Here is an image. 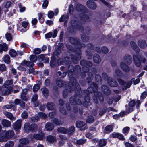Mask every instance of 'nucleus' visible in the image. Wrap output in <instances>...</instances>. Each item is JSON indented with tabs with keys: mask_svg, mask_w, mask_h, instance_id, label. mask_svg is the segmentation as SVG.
Here are the masks:
<instances>
[{
	"mask_svg": "<svg viewBox=\"0 0 147 147\" xmlns=\"http://www.w3.org/2000/svg\"><path fill=\"white\" fill-rule=\"evenodd\" d=\"M69 40L71 43L76 45L78 47V48L76 47V49H74V51L76 53L75 55H72L71 56L73 62L76 63L77 61L81 58L80 48L81 47H84L86 45L84 44H80L77 38L71 37L69 38Z\"/></svg>",
	"mask_w": 147,
	"mask_h": 147,
	"instance_id": "obj_1",
	"label": "nucleus"
},
{
	"mask_svg": "<svg viewBox=\"0 0 147 147\" xmlns=\"http://www.w3.org/2000/svg\"><path fill=\"white\" fill-rule=\"evenodd\" d=\"M76 88L77 90L80 89L78 83L76 82V80L74 77L71 78L70 81L69 83V85L67 87V89L63 90V95L64 98H65L68 95V93L71 92V89H75Z\"/></svg>",
	"mask_w": 147,
	"mask_h": 147,
	"instance_id": "obj_2",
	"label": "nucleus"
},
{
	"mask_svg": "<svg viewBox=\"0 0 147 147\" xmlns=\"http://www.w3.org/2000/svg\"><path fill=\"white\" fill-rule=\"evenodd\" d=\"M79 24H80V23L77 20L76 18H75V17H72L71 21V25L72 26H73L74 28H72V29L70 27L69 28L70 32H74L75 28H78L81 31H82L83 28L82 26H78Z\"/></svg>",
	"mask_w": 147,
	"mask_h": 147,
	"instance_id": "obj_3",
	"label": "nucleus"
},
{
	"mask_svg": "<svg viewBox=\"0 0 147 147\" xmlns=\"http://www.w3.org/2000/svg\"><path fill=\"white\" fill-rule=\"evenodd\" d=\"M117 80L119 84L122 86V88L123 90L129 88L132 84V82L131 81L126 82L120 78L118 79Z\"/></svg>",
	"mask_w": 147,
	"mask_h": 147,
	"instance_id": "obj_4",
	"label": "nucleus"
},
{
	"mask_svg": "<svg viewBox=\"0 0 147 147\" xmlns=\"http://www.w3.org/2000/svg\"><path fill=\"white\" fill-rule=\"evenodd\" d=\"M80 63L81 65L83 66V69L84 72H87L89 71V69L87 66L91 67L92 63L90 61H86L83 60L80 61Z\"/></svg>",
	"mask_w": 147,
	"mask_h": 147,
	"instance_id": "obj_5",
	"label": "nucleus"
},
{
	"mask_svg": "<svg viewBox=\"0 0 147 147\" xmlns=\"http://www.w3.org/2000/svg\"><path fill=\"white\" fill-rule=\"evenodd\" d=\"M93 89V91L94 92V95L95 96H97L100 100L101 102H102L104 100V98L100 93L96 91L98 88V86L96 84L94 83L93 84V86H91Z\"/></svg>",
	"mask_w": 147,
	"mask_h": 147,
	"instance_id": "obj_6",
	"label": "nucleus"
},
{
	"mask_svg": "<svg viewBox=\"0 0 147 147\" xmlns=\"http://www.w3.org/2000/svg\"><path fill=\"white\" fill-rule=\"evenodd\" d=\"M70 101L71 104L74 105H81L82 104L79 96H78L74 98H71L70 99Z\"/></svg>",
	"mask_w": 147,
	"mask_h": 147,
	"instance_id": "obj_7",
	"label": "nucleus"
},
{
	"mask_svg": "<svg viewBox=\"0 0 147 147\" xmlns=\"http://www.w3.org/2000/svg\"><path fill=\"white\" fill-rule=\"evenodd\" d=\"M45 134L42 131L38 134H35L32 136V138L38 140H42L45 137Z\"/></svg>",
	"mask_w": 147,
	"mask_h": 147,
	"instance_id": "obj_8",
	"label": "nucleus"
},
{
	"mask_svg": "<svg viewBox=\"0 0 147 147\" xmlns=\"http://www.w3.org/2000/svg\"><path fill=\"white\" fill-rule=\"evenodd\" d=\"M76 127L78 128H80L81 130H84L87 128L86 127H84L85 123L82 121H77L76 123Z\"/></svg>",
	"mask_w": 147,
	"mask_h": 147,
	"instance_id": "obj_9",
	"label": "nucleus"
},
{
	"mask_svg": "<svg viewBox=\"0 0 147 147\" xmlns=\"http://www.w3.org/2000/svg\"><path fill=\"white\" fill-rule=\"evenodd\" d=\"M1 133L3 134H5L8 139L12 137L14 134V132L12 130H9L7 131L3 130L2 131Z\"/></svg>",
	"mask_w": 147,
	"mask_h": 147,
	"instance_id": "obj_10",
	"label": "nucleus"
},
{
	"mask_svg": "<svg viewBox=\"0 0 147 147\" xmlns=\"http://www.w3.org/2000/svg\"><path fill=\"white\" fill-rule=\"evenodd\" d=\"M22 120H18L16 121L13 124V128L16 131L20 130L21 127Z\"/></svg>",
	"mask_w": 147,
	"mask_h": 147,
	"instance_id": "obj_11",
	"label": "nucleus"
},
{
	"mask_svg": "<svg viewBox=\"0 0 147 147\" xmlns=\"http://www.w3.org/2000/svg\"><path fill=\"white\" fill-rule=\"evenodd\" d=\"M76 8L78 11L82 12H86L87 11V8L80 4H78L76 5Z\"/></svg>",
	"mask_w": 147,
	"mask_h": 147,
	"instance_id": "obj_12",
	"label": "nucleus"
},
{
	"mask_svg": "<svg viewBox=\"0 0 147 147\" xmlns=\"http://www.w3.org/2000/svg\"><path fill=\"white\" fill-rule=\"evenodd\" d=\"M2 91V94L6 96L9 94L13 90L12 87L3 88Z\"/></svg>",
	"mask_w": 147,
	"mask_h": 147,
	"instance_id": "obj_13",
	"label": "nucleus"
},
{
	"mask_svg": "<svg viewBox=\"0 0 147 147\" xmlns=\"http://www.w3.org/2000/svg\"><path fill=\"white\" fill-rule=\"evenodd\" d=\"M87 6L92 9H95L96 8V5L95 3L92 1H88L87 2Z\"/></svg>",
	"mask_w": 147,
	"mask_h": 147,
	"instance_id": "obj_14",
	"label": "nucleus"
},
{
	"mask_svg": "<svg viewBox=\"0 0 147 147\" xmlns=\"http://www.w3.org/2000/svg\"><path fill=\"white\" fill-rule=\"evenodd\" d=\"M13 80L12 79L7 80L5 82L2 87L3 88L12 87L9 86L13 84Z\"/></svg>",
	"mask_w": 147,
	"mask_h": 147,
	"instance_id": "obj_15",
	"label": "nucleus"
},
{
	"mask_svg": "<svg viewBox=\"0 0 147 147\" xmlns=\"http://www.w3.org/2000/svg\"><path fill=\"white\" fill-rule=\"evenodd\" d=\"M1 124L3 127H10L11 125L10 121L6 119H2L1 121Z\"/></svg>",
	"mask_w": 147,
	"mask_h": 147,
	"instance_id": "obj_16",
	"label": "nucleus"
},
{
	"mask_svg": "<svg viewBox=\"0 0 147 147\" xmlns=\"http://www.w3.org/2000/svg\"><path fill=\"white\" fill-rule=\"evenodd\" d=\"M125 62L128 64H130L132 62L131 56L129 55H126L123 58Z\"/></svg>",
	"mask_w": 147,
	"mask_h": 147,
	"instance_id": "obj_17",
	"label": "nucleus"
},
{
	"mask_svg": "<svg viewBox=\"0 0 147 147\" xmlns=\"http://www.w3.org/2000/svg\"><path fill=\"white\" fill-rule=\"evenodd\" d=\"M134 61L135 65L137 67H139L141 65V62L139 57L136 55L133 56Z\"/></svg>",
	"mask_w": 147,
	"mask_h": 147,
	"instance_id": "obj_18",
	"label": "nucleus"
},
{
	"mask_svg": "<svg viewBox=\"0 0 147 147\" xmlns=\"http://www.w3.org/2000/svg\"><path fill=\"white\" fill-rule=\"evenodd\" d=\"M120 66L122 69L124 71L126 72H129V69L128 66L123 62H121L120 64Z\"/></svg>",
	"mask_w": 147,
	"mask_h": 147,
	"instance_id": "obj_19",
	"label": "nucleus"
},
{
	"mask_svg": "<svg viewBox=\"0 0 147 147\" xmlns=\"http://www.w3.org/2000/svg\"><path fill=\"white\" fill-rule=\"evenodd\" d=\"M29 140L26 138H22L19 140V142L20 144L25 146L28 144Z\"/></svg>",
	"mask_w": 147,
	"mask_h": 147,
	"instance_id": "obj_20",
	"label": "nucleus"
},
{
	"mask_svg": "<svg viewBox=\"0 0 147 147\" xmlns=\"http://www.w3.org/2000/svg\"><path fill=\"white\" fill-rule=\"evenodd\" d=\"M38 58L41 61H44V63H47L49 61V59L46 55L41 54L38 56Z\"/></svg>",
	"mask_w": 147,
	"mask_h": 147,
	"instance_id": "obj_21",
	"label": "nucleus"
},
{
	"mask_svg": "<svg viewBox=\"0 0 147 147\" xmlns=\"http://www.w3.org/2000/svg\"><path fill=\"white\" fill-rule=\"evenodd\" d=\"M4 113L7 118L11 120H14L16 119V117L10 112L5 111Z\"/></svg>",
	"mask_w": 147,
	"mask_h": 147,
	"instance_id": "obj_22",
	"label": "nucleus"
},
{
	"mask_svg": "<svg viewBox=\"0 0 147 147\" xmlns=\"http://www.w3.org/2000/svg\"><path fill=\"white\" fill-rule=\"evenodd\" d=\"M107 82L109 85L112 87H116L117 86V82L113 80L111 78L108 79Z\"/></svg>",
	"mask_w": 147,
	"mask_h": 147,
	"instance_id": "obj_23",
	"label": "nucleus"
},
{
	"mask_svg": "<svg viewBox=\"0 0 147 147\" xmlns=\"http://www.w3.org/2000/svg\"><path fill=\"white\" fill-rule=\"evenodd\" d=\"M22 65L23 66H26L28 67L33 66L34 64L30 62L29 61H26L24 60L21 63Z\"/></svg>",
	"mask_w": 147,
	"mask_h": 147,
	"instance_id": "obj_24",
	"label": "nucleus"
},
{
	"mask_svg": "<svg viewBox=\"0 0 147 147\" xmlns=\"http://www.w3.org/2000/svg\"><path fill=\"white\" fill-rule=\"evenodd\" d=\"M93 60L94 62L96 63H99L101 61V59L100 56L97 54L94 55Z\"/></svg>",
	"mask_w": 147,
	"mask_h": 147,
	"instance_id": "obj_25",
	"label": "nucleus"
},
{
	"mask_svg": "<svg viewBox=\"0 0 147 147\" xmlns=\"http://www.w3.org/2000/svg\"><path fill=\"white\" fill-rule=\"evenodd\" d=\"M70 61V59H69L68 57H66L65 58V60L63 61L61 59H59L58 62L59 64L61 65L64 63L67 64L68 63H69Z\"/></svg>",
	"mask_w": 147,
	"mask_h": 147,
	"instance_id": "obj_26",
	"label": "nucleus"
},
{
	"mask_svg": "<svg viewBox=\"0 0 147 147\" xmlns=\"http://www.w3.org/2000/svg\"><path fill=\"white\" fill-rule=\"evenodd\" d=\"M102 89L104 94L106 95L109 94L111 93V91L109 88L105 85H102Z\"/></svg>",
	"mask_w": 147,
	"mask_h": 147,
	"instance_id": "obj_27",
	"label": "nucleus"
},
{
	"mask_svg": "<svg viewBox=\"0 0 147 147\" xmlns=\"http://www.w3.org/2000/svg\"><path fill=\"white\" fill-rule=\"evenodd\" d=\"M54 127L53 125L50 123H47L45 125V128L47 131L52 130Z\"/></svg>",
	"mask_w": 147,
	"mask_h": 147,
	"instance_id": "obj_28",
	"label": "nucleus"
},
{
	"mask_svg": "<svg viewBox=\"0 0 147 147\" xmlns=\"http://www.w3.org/2000/svg\"><path fill=\"white\" fill-rule=\"evenodd\" d=\"M47 109L50 110H53L55 107V105L52 102H49L47 103L46 105Z\"/></svg>",
	"mask_w": 147,
	"mask_h": 147,
	"instance_id": "obj_29",
	"label": "nucleus"
},
{
	"mask_svg": "<svg viewBox=\"0 0 147 147\" xmlns=\"http://www.w3.org/2000/svg\"><path fill=\"white\" fill-rule=\"evenodd\" d=\"M122 74L121 71L119 69H117L115 71V72L114 75L115 78L121 77L122 76Z\"/></svg>",
	"mask_w": 147,
	"mask_h": 147,
	"instance_id": "obj_30",
	"label": "nucleus"
},
{
	"mask_svg": "<svg viewBox=\"0 0 147 147\" xmlns=\"http://www.w3.org/2000/svg\"><path fill=\"white\" fill-rule=\"evenodd\" d=\"M38 128L37 125L36 124H33L29 127V129L32 131L35 132L37 131Z\"/></svg>",
	"mask_w": 147,
	"mask_h": 147,
	"instance_id": "obj_31",
	"label": "nucleus"
},
{
	"mask_svg": "<svg viewBox=\"0 0 147 147\" xmlns=\"http://www.w3.org/2000/svg\"><path fill=\"white\" fill-rule=\"evenodd\" d=\"M80 16L81 19L84 21H88L89 20V17L84 13H81Z\"/></svg>",
	"mask_w": 147,
	"mask_h": 147,
	"instance_id": "obj_32",
	"label": "nucleus"
},
{
	"mask_svg": "<svg viewBox=\"0 0 147 147\" xmlns=\"http://www.w3.org/2000/svg\"><path fill=\"white\" fill-rule=\"evenodd\" d=\"M57 131L59 133L66 134L67 132L68 129L64 127H60L58 129Z\"/></svg>",
	"mask_w": 147,
	"mask_h": 147,
	"instance_id": "obj_33",
	"label": "nucleus"
},
{
	"mask_svg": "<svg viewBox=\"0 0 147 147\" xmlns=\"http://www.w3.org/2000/svg\"><path fill=\"white\" fill-rule=\"evenodd\" d=\"M40 90L42 91L43 95L45 97L47 96L49 94L48 90L45 87L42 88Z\"/></svg>",
	"mask_w": 147,
	"mask_h": 147,
	"instance_id": "obj_34",
	"label": "nucleus"
},
{
	"mask_svg": "<svg viewBox=\"0 0 147 147\" xmlns=\"http://www.w3.org/2000/svg\"><path fill=\"white\" fill-rule=\"evenodd\" d=\"M8 139L6 136L3 135L0 132V142H1L7 141Z\"/></svg>",
	"mask_w": 147,
	"mask_h": 147,
	"instance_id": "obj_35",
	"label": "nucleus"
},
{
	"mask_svg": "<svg viewBox=\"0 0 147 147\" xmlns=\"http://www.w3.org/2000/svg\"><path fill=\"white\" fill-rule=\"evenodd\" d=\"M107 140L104 139H102L100 140L99 143V146L102 147L104 146L106 144Z\"/></svg>",
	"mask_w": 147,
	"mask_h": 147,
	"instance_id": "obj_36",
	"label": "nucleus"
},
{
	"mask_svg": "<svg viewBox=\"0 0 147 147\" xmlns=\"http://www.w3.org/2000/svg\"><path fill=\"white\" fill-rule=\"evenodd\" d=\"M7 47L5 44H0V52H1L3 51H6L7 50Z\"/></svg>",
	"mask_w": 147,
	"mask_h": 147,
	"instance_id": "obj_37",
	"label": "nucleus"
},
{
	"mask_svg": "<svg viewBox=\"0 0 147 147\" xmlns=\"http://www.w3.org/2000/svg\"><path fill=\"white\" fill-rule=\"evenodd\" d=\"M47 140L49 142H53L56 140V138L51 135L49 136L47 138Z\"/></svg>",
	"mask_w": 147,
	"mask_h": 147,
	"instance_id": "obj_38",
	"label": "nucleus"
},
{
	"mask_svg": "<svg viewBox=\"0 0 147 147\" xmlns=\"http://www.w3.org/2000/svg\"><path fill=\"white\" fill-rule=\"evenodd\" d=\"M146 42L144 40H141L138 41V45L139 47L142 48L145 47Z\"/></svg>",
	"mask_w": 147,
	"mask_h": 147,
	"instance_id": "obj_39",
	"label": "nucleus"
},
{
	"mask_svg": "<svg viewBox=\"0 0 147 147\" xmlns=\"http://www.w3.org/2000/svg\"><path fill=\"white\" fill-rule=\"evenodd\" d=\"M81 38L82 41L84 42H88L89 40L88 36L84 34H82Z\"/></svg>",
	"mask_w": 147,
	"mask_h": 147,
	"instance_id": "obj_40",
	"label": "nucleus"
},
{
	"mask_svg": "<svg viewBox=\"0 0 147 147\" xmlns=\"http://www.w3.org/2000/svg\"><path fill=\"white\" fill-rule=\"evenodd\" d=\"M68 19V16L67 15H63L59 19V21L61 22H66Z\"/></svg>",
	"mask_w": 147,
	"mask_h": 147,
	"instance_id": "obj_41",
	"label": "nucleus"
},
{
	"mask_svg": "<svg viewBox=\"0 0 147 147\" xmlns=\"http://www.w3.org/2000/svg\"><path fill=\"white\" fill-rule=\"evenodd\" d=\"M131 45L134 50L136 51H138L139 48L137 47L136 44L134 42L132 41L131 42Z\"/></svg>",
	"mask_w": 147,
	"mask_h": 147,
	"instance_id": "obj_42",
	"label": "nucleus"
},
{
	"mask_svg": "<svg viewBox=\"0 0 147 147\" xmlns=\"http://www.w3.org/2000/svg\"><path fill=\"white\" fill-rule=\"evenodd\" d=\"M94 117L91 116H88L86 119V122L89 123H92L94 122Z\"/></svg>",
	"mask_w": 147,
	"mask_h": 147,
	"instance_id": "obj_43",
	"label": "nucleus"
},
{
	"mask_svg": "<svg viewBox=\"0 0 147 147\" xmlns=\"http://www.w3.org/2000/svg\"><path fill=\"white\" fill-rule=\"evenodd\" d=\"M14 145L13 142L10 141L7 142L5 145V147H13Z\"/></svg>",
	"mask_w": 147,
	"mask_h": 147,
	"instance_id": "obj_44",
	"label": "nucleus"
},
{
	"mask_svg": "<svg viewBox=\"0 0 147 147\" xmlns=\"http://www.w3.org/2000/svg\"><path fill=\"white\" fill-rule=\"evenodd\" d=\"M75 131V127L74 126H71L68 129L67 133L68 134H71L74 133Z\"/></svg>",
	"mask_w": 147,
	"mask_h": 147,
	"instance_id": "obj_45",
	"label": "nucleus"
},
{
	"mask_svg": "<svg viewBox=\"0 0 147 147\" xmlns=\"http://www.w3.org/2000/svg\"><path fill=\"white\" fill-rule=\"evenodd\" d=\"M9 54L11 57H14L16 56L17 53L14 50L11 49L9 51Z\"/></svg>",
	"mask_w": 147,
	"mask_h": 147,
	"instance_id": "obj_46",
	"label": "nucleus"
},
{
	"mask_svg": "<svg viewBox=\"0 0 147 147\" xmlns=\"http://www.w3.org/2000/svg\"><path fill=\"white\" fill-rule=\"evenodd\" d=\"M37 115L38 117L41 118L43 119H45L47 117V115L44 113L43 112H39L38 113Z\"/></svg>",
	"mask_w": 147,
	"mask_h": 147,
	"instance_id": "obj_47",
	"label": "nucleus"
},
{
	"mask_svg": "<svg viewBox=\"0 0 147 147\" xmlns=\"http://www.w3.org/2000/svg\"><path fill=\"white\" fill-rule=\"evenodd\" d=\"M109 52L108 48L105 46L102 47L101 48V52L104 54L107 53Z\"/></svg>",
	"mask_w": 147,
	"mask_h": 147,
	"instance_id": "obj_48",
	"label": "nucleus"
},
{
	"mask_svg": "<svg viewBox=\"0 0 147 147\" xmlns=\"http://www.w3.org/2000/svg\"><path fill=\"white\" fill-rule=\"evenodd\" d=\"M86 141V139H80L76 141V143L77 144L80 145L82 144L85 143Z\"/></svg>",
	"mask_w": 147,
	"mask_h": 147,
	"instance_id": "obj_49",
	"label": "nucleus"
},
{
	"mask_svg": "<svg viewBox=\"0 0 147 147\" xmlns=\"http://www.w3.org/2000/svg\"><path fill=\"white\" fill-rule=\"evenodd\" d=\"M31 119L32 122H37L39 121L40 119V117L37 115L36 116L32 117L31 118Z\"/></svg>",
	"mask_w": 147,
	"mask_h": 147,
	"instance_id": "obj_50",
	"label": "nucleus"
},
{
	"mask_svg": "<svg viewBox=\"0 0 147 147\" xmlns=\"http://www.w3.org/2000/svg\"><path fill=\"white\" fill-rule=\"evenodd\" d=\"M56 84L59 87H61L64 84V82L61 80H57Z\"/></svg>",
	"mask_w": 147,
	"mask_h": 147,
	"instance_id": "obj_51",
	"label": "nucleus"
},
{
	"mask_svg": "<svg viewBox=\"0 0 147 147\" xmlns=\"http://www.w3.org/2000/svg\"><path fill=\"white\" fill-rule=\"evenodd\" d=\"M29 74H32L33 75H35L38 74L37 71H35L33 67L30 68L29 70Z\"/></svg>",
	"mask_w": 147,
	"mask_h": 147,
	"instance_id": "obj_52",
	"label": "nucleus"
},
{
	"mask_svg": "<svg viewBox=\"0 0 147 147\" xmlns=\"http://www.w3.org/2000/svg\"><path fill=\"white\" fill-rule=\"evenodd\" d=\"M6 67L5 65L3 64H0V71L3 72L6 71Z\"/></svg>",
	"mask_w": 147,
	"mask_h": 147,
	"instance_id": "obj_53",
	"label": "nucleus"
},
{
	"mask_svg": "<svg viewBox=\"0 0 147 147\" xmlns=\"http://www.w3.org/2000/svg\"><path fill=\"white\" fill-rule=\"evenodd\" d=\"M54 123L57 125H61L63 124V123L61 121H59L56 118H54L53 120Z\"/></svg>",
	"mask_w": 147,
	"mask_h": 147,
	"instance_id": "obj_54",
	"label": "nucleus"
},
{
	"mask_svg": "<svg viewBox=\"0 0 147 147\" xmlns=\"http://www.w3.org/2000/svg\"><path fill=\"white\" fill-rule=\"evenodd\" d=\"M40 88V85L38 84H36L33 88V90L34 92H36Z\"/></svg>",
	"mask_w": 147,
	"mask_h": 147,
	"instance_id": "obj_55",
	"label": "nucleus"
},
{
	"mask_svg": "<svg viewBox=\"0 0 147 147\" xmlns=\"http://www.w3.org/2000/svg\"><path fill=\"white\" fill-rule=\"evenodd\" d=\"M4 61L8 64L10 63V57L8 55L5 56L4 57Z\"/></svg>",
	"mask_w": 147,
	"mask_h": 147,
	"instance_id": "obj_56",
	"label": "nucleus"
},
{
	"mask_svg": "<svg viewBox=\"0 0 147 147\" xmlns=\"http://www.w3.org/2000/svg\"><path fill=\"white\" fill-rule=\"evenodd\" d=\"M28 22L26 21H24L22 23V26L25 28L28 29L29 27Z\"/></svg>",
	"mask_w": 147,
	"mask_h": 147,
	"instance_id": "obj_57",
	"label": "nucleus"
},
{
	"mask_svg": "<svg viewBox=\"0 0 147 147\" xmlns=\"http://www.w3.org/2000/svg\"><path fill=\"white\" fill-rule=\"evenodd\" d=\"M37 57L36 55H31L30 60L33 62H35L37 60Z\"/></svg>",
	"mask_w": 147,
	"mask_h": 147,
	"instance_id": "obj_58",
	"label": "nucleus"
},
{
	"mask_svg": "<svg viewBox=\"0 0 147 147\" xmlns=\"http://www.w3.org/2000/svg\"><path fill=\"white\" fill-rule=\"evenodd\" d=\"M15 107V106L13 105H7L3 107V109H10L12 107Z\"/></svg>",
	"mask_w": 147,
	"mask_h": 147,
	"instance_id": "obj_59",
	"label": "nucleus"
},
{
	"mask_svg": "<svg viewBox=\"0 0 147 147\" xmlns=\"http://www.w3.org/2000/svg\"><path fill=\"white\" fill-rule=\"evenodd\" d=\"M96 81L99 83L102 80L100 76L99 75H97L95 76Z\"/></svg>",
	"mask_w": 147,
	"mask_h": 147,
	"instance_id": "obj_60",
	"label": "nucleus"
},
{
	"mask_svg": "<svg viewBox=\"0 0 147 147\" xmlns=\"http://www.w3.org/2000/svg\"><path fill=\"white\" fill-rule=\"evenodd\" d=\"M113 126L111 125H109L107 126L105 128V130L109 132L112 131L113 129Z\"/></svg>",
	"mask_w": 147,
	"mask_h": 147,
	"instance_id": "obj_61",
	"label": "nucleus"
},
{
	"mask_svg": "<svg viewBox=\"0 0 147 147\" xmlns=\"http://www.w3.org/2000/svg\"><path fill=\"white\" fill-rule=\"evenodd\" d=\"M5 37L7 39L8 41H10L12 39V36L11 34L9 33H7L5 34Z\"/></svg>",
	"mask_w": 147,
	"mask_h": 147,
	"instance_id": "obj_62",
	"label": "nucleus"
},
{
	"mask_svg": "<svg viewBox=\"0 0 147 147\" xmlns=\"http://www.w3.org/2000/svg\"><path fill=\"white\" fill-rule=\"evenodd\" d=\"M48 1L47 0H45L42 4V7L44 9H45L47 8L48 6Z\"/></svg>",
	"mask_w": 147,
	"mask_h": 147,
	"instance_id": "obj_63",
	"label": "nucleus"
},
{
	"mask_svg": "<svg viewBox=\"0 0 147 147\" xmlns=\"http://www.w3.org/2000/svg\"><path fill=\"white\" fill-rule=\"evenodd\" d=\"M21 116L23 119H26L28 117V115L27 112L24 111L22 114Z\"/></svg>",
	"mask_w": 147,
	"mask_h": 147,
	"instance_id": "obj_64",
	"label": "nucleus"
}]
</instances>
